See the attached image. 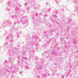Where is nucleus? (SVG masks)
Listing matches in <instances>:
<instances>
[{"instance_id": "13d9d810", "label": "nucleus", "mask_w": 78, "mask_h": 78, "mask_svg": "<svg viewBox=\"0 0 78 78\" xmlns=\"http://www.w3.org/2000/svg\"><path fill=\"white\" fill-rule=\"evenodd\" d=\"M25 48V47H24L23 48Z\"/></svg>"}, {"instance_id": "473e14b6", "label": "nucleus", "mask_w": 78, "mask_h": 78, "mask_svg": "<svg viewBox=\"0 0 78 78\" xmlns=\"http://www.w3.org/2000/svg\"><path fill=\"white\" fill-rule=\"evenodd\" d=\"M55 0V2H56V3H57V5H58V4H59V2H58V1H57V0Z\"/></svg>"}, {"instance_id": "f03ea898", "label": "nucleus", "mask_w": 78, "mask_h": 78, "mask_svg": "<svg viewBox=\"0 0 78 78\" xmlns=\"http://www.w3.org/2000/svg\"><path fill=\"white\" fill-rule=\"evenodd\" d=\"M14 69H16V70H18V67L15 65L12 66L10 68L9 66H7L5 68L0 69V77L6 76V72H11V70Z\"/></svg>"}, {"instance_id": "f704fd0d", "label": "nucleus", "mask_w": 78, "mask_h": 78, "mask_svg": "<svg viewBox=\"0 0 78 78\" xmlns=\"http://www.w3.org/2000/svg\"><path fill=\"white\" fill-rule=\"evenodd\" d=\"M23 73V72L22 71H21L20 72V74L21 75H23V74H22Z\"/></svg>"}, {"instance_id": "f257e3e1", "label": "nucleus", "mask_w": 78, "mask_h": 78, "mask_svg": "<svg viewBox=\"0 0 78 78\" xmlns=\"http://www.w3.org/2000/svg\"><path fill=\"white\" fill-rule=\"evenodd\" d=\"M4 46L10 48L9 50H8L7 52V54L11 56V58H9L10 62H12V63H13V61H14V59H15V56H14V53L15 54H17V51H18V50L16 48H15L14 49L12 45H11L10 44L8 45V42L4 43Z\"/></svg>"}, {"instance_id": "dca6fc26", "label": "nucleus", "mask_w": 78, "mask_h": 78, "mask_svg": "<svg viewBox=\"0 0 78 78\" xmlns=\"http://www.w3.org/2000/svg\"><path fill=\"white\" fill-rule=\"evenodd\" d=\"M68 66L70 69H74L75 67V66L72 65L71 64L68 65Z\"/></svg>"}, {"instance_id": "39448f33", "label": "nucleus", "mask_w": 78, "mask_h": 78, "mask_svg": "<svg viewBox=\"0 0 78 78\" xmlns=\"http://www.w3.org/2000/svg\"><path fill=\"white\" fill-rule=\"evenodd\" d=\"M12 2H13V3H14L16 4L15 6H16V7L15 9V10L16 13L19 12V9L18 6H19V7L21 8V5H20V3H18V4L17 2H18V0H12Z\"/></svg>"}, {"instance_id": "a18cd8bd", "label": "nucleus", "mask_w": 78, "mask_h": 78, "mask_svg": "<svg viewBox=\"0 0 78 78\" xmlns=\"http://www.w3.org/2000/svg\"><path fill=\"white\" fill-rule=\"evenodd\" d=\"M26 69H28V67L27 66L26 67Z\"/></svg>"}, {"instance_id": "69168bd1", "label": "nucleus", "mask_w": 78, "mask_h": 78, "mask_svg": "<svg viewBox=\"0 0 78 78\" xmlns=\"http://www.w3.org/2000/svg\"><path fill=\"white\" fill-rule=\"evenodd\" d=\"M33 0H30V1H33Z\"/></svg>"}, {"instance_id": "ea45409f", "label": "nucleus", "mask_w": 78, "mask_h": 78, "mask_svg": "<svg viewBox=\"0 0 78 78\" xmlns=\"http://www.w3.org/2000/svg\"><path fill=\"white\" fill-rule=\"evenodd\" d=\"M0 3H3V0H0Z\"/></svg>"}, {"instance_id": "6ab92c4d", "label": "nucleus", "mask_w": 78, "mask_h": 78, "mask_svg": "<svg viewBox=\"0 0 78 78\" xmlns=\"http://www.w3.org/2000/svg\"><path fill=\"white\" fill-rule=\"evenodd\" d=\"M74 3L76 5H78V0H74L73 1Z\"/></svg>"}, {"instance_id": "338daca9", "label": "nucleus", "mask_w": 78, "mask_h": 78, "mask_svg": "<svg viewBox=\"0 0 78 78\" xmlns=\"http://www.w3.org/2000/svg\"><path fill=\"white\" fill-rule=\"evenodd\" d=\"M78 78V77H77V78Z\"/></svg>"}, {"instance_id": "393cba45", "label": "nucleus", "mask_w": 78, "mask_h": 78, "mask_svg": "<svg viewBox=\"0 0 78 78\" xmlns=\"http://www.w3.org/2000/svg\"><path fill=\"white\" fill-rule=\"evenodd\" d=\"M37 69H36V70H35V69H34V71H35L34 74H35V75H37V72L36 73V72H37Z\"/></svg>"}, {"instance_id": "49530a36", "label": "nucleus", "mask_w": 78, "mask_h": 78, "mask_svg": "<svg viewBox=\"0 0 78 78\" xmlns=\"http://www.w3.org/2000/svg\"><path fill=\"white\" fill-rule=\"evenodd\" d=\"M65 48H67V46L66 45L65 46Z\"/></svg>"}, {"instance_id": "8fccbe9b", "label": "nucleus", "mask_w": 78, "mask_h": 78, "mask_svg": "<svg viewBox=\"0 0 78 78\" xmlns=\"http://www.w3.org/2000/svg\"><path fill=\"white\" fill-rule=\"evenodd\" d=\"M68 60H69V61H70V59L69 58V59H68Z\"/></svg>"}, {"instance_id": "680f3d73", "label": "nucleus", "mask_w": 78, "mask_h": 78, "mask_svg": "<svg viewBox=\"0 0 78 78\" xmlns=\"http://www.w3.org/2000/svg\"><path fill=\"white\" fill-rule=\"evenodd\" d=\"M73 73H74V74H75V73H74V72H73Z\"/></svg>"}, {"instance_id": "7c9ffc66", "label": "nucleus", "mask_w": 78, "mask_h": 78, "mask_svg": "<svg viewBox=\"0 0 78 78\" xmlns=\"http://www.w3.org/2000/svg\"><path fill=\"white\" fill-rule=\"evenodd\" d=\"M51 11V9L49 8L48 9L47 11V12H50Z\"/></svg>"}, {"instance_id": "1a4fd4ad", "label": "nucleus", "mask_w": 78, "mask_h": 78, "mask_svg": "<svg viewBox=\"0 0 78 78\" xmlns=\"http://www.w3.org/2000/svg\"><path fill=\"white\" fill-rule=\"evenodd\" d=\"M42 61L41 63L40 64L41 65V66L39 65V63L40 62H36V64L37 65L36 66V67H37L38 69H40V70H42V69H43V68H42V67H44V66L42 65V63L43 62V61H44V59H42V60H41Z\"/></svg>"}, {"instance_id": "58836bf2", "label": "nucleus", "mask_w": 78, "mask_h": 78, "mask_svg": "<svg viewBox=\"0 0 78 78\" xmlns=\"http://www.w3.org/2000/svg\"><path fill=\"white\" fill-rule=\"evenodd\" d=\"M30 7H27V10H30Z\"/></svg>"}, {"instance_id": "e2e57ef3", "label": "nucleus", "mask_w": 78, "mask_h": 78, "mask_svg": "<svg viewBox=\"0 0 78 78\" xmlns=\"http://www.w3.org/2000/svg\"><path fill=\"white\" fill-rule=\"evenodd\" d=\"M21 33V32H19V33Z\"/></svg>"}, {"instance_id": "9b49d317", "label": "nucleus", "mask_w": 78, "mask_h": 78, "mask_svg": "<svg viewBox=\"0 0 78 78\" xmlns=\"http://www.w3.org/2000/svg\"><path fill=\"white\" fill-rule=\"evenodd\" d=\"M53 31H45L44 32V36L45 37L47 38V36L49 34H52V33H53Z\"/></svg>"}, {"instance_id": "9d476101", "label": "nucleus", "mask_w": 78, "mask_h": 78, "mask_svg": "<svg viewBox=\"0 0 78 78\" xmlns=\"http://www.w3.org/2000/svg\"><path fill=\"white\" fill-rule=\"evenodd\" d=\"M18 59H20L21 61V62H24L25 60H28V58L27 57H24L22 56V55H19L18 57Z\"/></svg>"}, {"instance_id": "5fc2aeb1", "label": "nucleus", "mask_w": 78, "mask_h": 78, "mask_svg": "<svg viewBox=\"0 0 78 78\" xmlns=\"http://www.w3.org/2000/svg\"><path fill=\"white\" fill-rule=\"evenodd\" d=\"M48 76H49V75H50V74H48Z\"/></svg>"}, {"instance_id": "72a5a7b5", "label": "nucleus", "mask_w": 78, "mask_h": 78, "mask_svg": "<svg viewBox=\"0 0 78 78\" xmlns=\"http://www.w3.org/2000/svg\"><path fill=\"white\" fill-rule=\"evenodd\" d=\"M55 75H56V73H53L52 74V76H54Z\"/></svg>"}, {"instance_id": "2eb2a0df", "label": "nucleus", "mask_w": 78, "mask_h": 78, "mask_svg": "<svg viewBox=\"0 0 78 78\" xmlns=\"http://www.w3.org/2000/svg\"><path fill=\"white\" fill-rule=\"evenodd\" d=\"M26 49H27V48H26L23 51H21V54H22L23 56H25V55H26V53H25V51H27L26 50Z\"/></svg>"}, {"instance_id": "c03bdc74", "label": "nucleus", "mask_w": 78, "mask_h": 78, "mask_svg": "<svg viewBox=\"0 0 78 78\" xmlns=\"http://www.w3.org/2000/svg\"><path fill=\"white\" fill-rule=\"evenodd\" d=\"M49 27H51V28H53V27H51V25H49Z\"/></svg>"}, {"instance_id": "423d86ee", "label": "nucleus", "mask_w": 78, "mask_h": 78, "mask_svg": "<svg viewBox=\"0 0 78 78\" xmlns=\"http://www.w3.org/2000/svg\"><path fill=\"white\" fill-rule=\"evenodd\" d=\"M8 6L6 8V10L7 11H11V8H13V6H14L13 4V2L12 1H10L7 2Z\"/></svg>"}, {"instance_id": "09e8293b", "label": "nucleus", "mask_w": 78, "mask_h": 78, "mask_svg": "<svg viewBox=\"0 0 78 78\" xmlns=\"http://www.w3.org/2000/svg\"><path fill=\"white\" fill-rule=\"evenodd\" d=\"M70 29V27H68V30H69Z\"/></svg>"}, {"instance_id": "bf43d9fd", "label": "nucleus", "mask_w": 78, "mask_h": 78, "mask_svg": "<svg viewBox=\"0 0 78 78\" xmlns=\"http://www.w3.org/2000/svg\"><path fill=\"white\" fill-rule=\"evenodd\" d=\"M17 35H19V34H17Z\"/></svg>"}, {"instance_id": "cd10ccee", "label": "nucleus", "mask_w": 78, "mask_h": 78, "mask_svg": "<svg viewBox=\"0 0 78 78\" xmlns=\"http://www.w3.org/2000/svg\"><path fill=\"white\" fill-rule=\"evenodd\" d=\"M16 73V70H13L11 72V73H12H12Z\"/></svg>"}, {"instance_id": "5701e85b", "label": "nucleus", "mask_w": 78, "mask_h": 78, "mask_svg": "<svg viewBox=\"0 0 78 78\" xmlns=\"http://www.w3.org/2000/svg\"><path fill=\"white\" fill-rule=\"evenodd\" d=\"M33 15H34V16H38V14L36 13H35L34 12H33Z\"/></svg>"}, {"instance_id": "4d7b16f0", "label": "nucleus", "mask_w": 78, "mask_h": 78, "mask_svg": "<svg viewBox=\"0 0 78 78\" xmlns=\"http://www.w3.org/2000/svg\"><path fill=\"white\" fill-rule=\"evenodd\" d=\"M67 65H69V64H68V63H67V64H66V66H67Z\"/></svg>"}, {"instance_id": "de8ad7c7", "label": "nucleus", "mask_w": 78, "mask_h": 78, "mask_svg": "<svg viewBox=\"0 0 78 78\" xmlns=\"http://www.w3.org/2000/svg\"><path fill=\"white\" fill-rule=\"evenodd\" d=\"M14 25H16V23L15 22V23H14Z\"/></svg>"}, {"instance_id": "20e7f679", "label": "nucleus", "mask_w": 78, "mask_h": 78, "mask_svg": "<svg viewBox=\"0 0 78 78\" xmlns=\"http://www.w3.org/2000/svg\"><path fill=\"white\" fill-rule=\"evenodd\" d=\"M14 37L12 36V34H10L9 35H8L7 37H6L5 39L7 41H9L10 42V45H13L12 44V42H14V39H13Z\"/></svg>"}, {"instance_id": "603ef678", "label": "nucleus", "mask_w": 78, "mask_h": 78, "mask_svg": "<svg viewBox=\"0 0 78 78\" xmlns=\"http://www.w3.org/2000/svg\"><path fill=\"white\" fill-rule=\"evenodd\" d=\"M46 5H48V3H46Z\"/></svg>"}, {"instance_id": "b1692460", "label": "nucleus", "mask_w": 78, "mask_h": 78, "mask_svg": "<svg viewBox=\"0 0 78 78\" xmlns=\"http://www.w3.org/2000/svg\"><path fill=\"white\" fill-rule=\"evenodd\" d=\"M46 76H47L46 74H42V78H44L45 77H46Z\"/></svg>"}, {"instance_id": "c85d7f7f", "label": "nucleus", "mask_w": 78, "mask_h": 78, "mask_svg": "<svg viewBox=\"0 0 78 78\" xmlns=\"http://www.w3.org/2000/svg\"><path fill=\"white\" fill-rule=\"evenodd\" d=\"M27 50H28V51H29L30 53V55H31V53H33V52H34V51H32L31 52L30 51V50H28V49H27Z\"/></svg>"}, {"instance_id": "a19ab883", "label": "nucleus", "mask_w": 78, "mask_h": 78, "mask_svg": "<svg viewBox=\"0 0 78 78\" xmlns=\"http://www.w3.org/2000/svg\"><path fill=\"white\" fill-rule=\"evenodd\" d=\"M55 13L56 14L58 13V11L57 10H55Z\"/></svg>"}, {"instance_id": "864d4df0", "label": "nucleus", "mask_w": 78, "mask_h": 78, "mask_svg": "<svg viewBox=\"0 0 78 78\" xmlns=\"http://www.w3.org/2000/svg\"><path fill=\"white\" fill-rule=\"evenodd\" d=\"M6 34H4V36H6Z\"/></svg>"}, {"instance_id": "c9c22d12", "label": "nucleus", "mask_w": 78, "mask_h": 78, "mask_svg": "<svg viewBox=\"0 0 78 78\" xmlns=\"http://www.w3.org/2000/svg\"><path fill=\"white\" fill-rule=\"evenodd\" d=\"M34 59H37V58L36 56H35L34 57Z\"/></svg>"}, {"instance_id": "ddd939ff", "label": "nucleus", "mask_w": 78, "mask_h": 78, "mask_svg": "<svg viewBox=\"0 0 78 78\" xmlns=\"http://www.w3.org/2000/svg\"><path fill=\"white\" fill-rule=\"evenodd\" d=\"M21 20L23 23H27V22H28V20H27V18L25 16H23L22 17Z\"/></svg>"}, {"instance_id": "0e129e2a", "label": "nucleus", "mask_w": 78, "mask_h": 78, "mask_svg": "<svg viewBox=\"0 0 78 78\" xmlns=\"http://www.w3.org/2000/svg\"><path fill=\"white\" fill-rule=\"evenodd\" d=\"M1 28H2V27H0V29H1Z\"/></svg>"}, {"instance_id": "bb28decb", "label": "nucleus", "mask_w": 78, "mask_h": 78, "mask_svg": "<svg viewBox=\"0 0 78 78\" xmlns=\"http://www.w3.org/2000/svg\"><path fill=\"white\" fill-rule=\"evenodd\" d=\"M8 61H7L6 60H5V62H4V64H8Z\"/></svg>"}, {"instance_id": "774afa93", "label": "nucleus", "mask_w": 78, "mask_h": 78, "mask_svg": "<svg viewBox=\"0 0 78 78\" xmlns=\"http://www.w3.org/2000/svg\"><path fill=\"white\" fill-rule=\"evenodd\" d=\"M17 78H19L18 77H17Z\"/></svg>"}, {"instance_id": "412c9836", "label": "nucleus", "mask_w": 78, "mask_h": 78, "mask_svg": "<svg viewBox=\"0 0 78 78\" xmlns=\"http://www.w3.org/2000/svg\"><path fill=\"white\" fill-rule=\"evenodd\" d=\"M52 22H53V23L55 22V23H56V25H59V23L58 22H56L55 20H52Z\"/></svg>"}, {"instance_id": "37998d69", "label": "nucleus", "mask_w": 78, "mask_h": 78, "mask_svg": "<svg viewBox=\"0 0 78 78\" xmlns=\"http://www.w3.org/2000/svg\"><path fill=\"white\" fill-rule=\"evenodd\" d=\"M48 16V15L47 14H45L44 15V16H45V17H47Z\"/></svg>"}, {"instance_id": "f8f14e48", "label": "nucleus", "mask_w": 78, "mask_h": 78, "mask_svg": "<svg viewBox=\"0 0 78 78\" xmlns=\"http://www.w3.org/2000/svg\"><path fill=\"white\" fill-rule=\"evenodd\" d=\"M49 52H50V53H52V54H55V51L51 50L50 51H49L48 52H47L46 51L45 52H43V54H42V56H46V55L47 54V53H49Z\"/></svg>"}, {"instance_id": "e433bc0d", "label": "nucleus", "mask_w": 78, "mask_h": 78, "mask_svg": "<svg viewBox=\"0 0 78 78\" xmlns=\"http://www.w3.org/2000/svg\"><path fill=\"white\" fill-rule=\"evenodd\" d=\"M72 21V19H70L69 20H68V23H69L70 22H71V21Z\"/></svg>"}, {"instance_id": "7ed1b4c3", "label": "nucleus", "mask_w": 78, "mask_h": 78, "mask_svg": "<svg viewBox=\"0 0 78 78\" xmlns=\"http://www.w3.org/2000/svg\"><path fill=\"white\" fill-rule=\"evenodd\" d=\"M32 38H34L35 39V41L34 42H31L30 44V45H34L36 47L37 46L36 50H37L38 49V46H39V45H37V42H38V41H40V39L38 38L37 36L35 35H33L32 36Z\"/></svg>"}, {"instance_id": "aec40b11", "label": "nucleus", "mask_w": 78, "mask_h": 78, "mask_svg": "<svg viewBox=\"0 0 78 78\" xmlns=\"http://www.w3.org/2000/svg\"><path fill=\"white\" fill-rule=\"evenodd\" d=\"M37 20V19L36 18H35L34 19V22H33L34 24H35V25H36V21Z\"/></svg>"}, {"instance_id": "a211bd4d", "label": "nucleus", "mask_w": 78, "mask_h": 78, "mask_svg": "<svg viewBox=\"0 0 78 78\" xmlns=\"http://www.w3.org/2000/svg\"><path fill=\"white\" fill-rule=\"evenodd\" d=\"M17 18V14L16 15L14 14V16L13 15H12L10 17L11 19H14V18Z\"/></svg>"}, {"instance_id": "6e6552de", "label": "nucleus", "mask_w": 78, "mask_h": 78, "mask_svg": "<svg viewBox=\"0 0 78 78\" xmlns=\"http://www.w3.org/2000/svg\"><path fill=\"white\" fill-rule=\"evenodd\" d=\"M8 24L9 25H11L12 23L10 21V20H5L2 23V26L3 27H6L8 25Z\"/></svg>"}, {"instance_id": "4c0bfd02", "label": "nucleus", "mask_w": 78, "mask_h": 78, "mask_svg": "<svg viewBox=\"0 0 78 78\" xmlns=\"http://www.w3.org/2000/svg\"><path fill=\"white\" fill-rule=\"evenodd\" d=\"M64 76H65V75H63V76H62L61 78H64Z\"/></svg>"}, {"instance_id": "3c124183", "label": "nucleus", "mask_w": 78, "mask_h": 78, "mask_svg": "<svg viewBox=\"0 0 78 78\" xmlns=\"http://www.w3.org/2000/svg\"><path fill=\"white\" fill-rule=\"evenodd\" d=\"M78 29V28L77 27H76V29H75V30H77Z\"/></svg>"}, {"instance_id": "2f4dec72", "label": "nucleus", "mask_w": 78, "mask_h": 78, "mask_svg": "<svg viewBox=\"0 0 78 78\" xmlns=\"http://www.w3.org/2000/svg\"><path fill=\"white\" fill-rule=\"evenodd\" d=\"M28 3H29L28 2H26L24 4L25 6H27L28 5Z\"/></svg>"}, {"instance_id": "4468645a", "label": "nucleus", "mask_w": 78, "mask_h": 78, "mask_svg": "<svg viewBox=\"0 0 78 78\" xmlns=\"http://www.w3.org/2000/svg\"><path fill=\"white\" fill-rule=\"evenodd\" d=\"M75 9L76 11L75 12V14H74V16H78V7L76 5L75 6Z\"/></svg>"}, {"instance_id": "a878e982", "label": "nucleus", "mask_w": 78, "mask_h": 78, "mask_svg": "<svg viewBox=\"0 0 78 78\" xmlns=\"http://www.w3.org/2000/svg\"><path fill=\"white\" fill-rule=\"evenodd\" d=\"M52 16L54 17H55V18H58V16H56V15H55V14H53L52 15Z\"/></svg>"}, {"instance_id": "6e6d98bb", "label": "nucleus", "mask_w": 78, "mask_h": 78, "mask_svg": "<svg viewBox=\"0 0 78 78\" xmlns=\"http://www.w3.org/2000/svg\"><path fill=\"white\" fill-rule=\"evenodd\" d=\"M66 39H69V37H67V38H66Z\"/></svg>"}, {"instance_id": "f3484780", "label": "nucleus", "mask_w": 78, "mask_h": 78, "mask_svg": "<svg viewBox=\"0 0 78 78\" xmlns=\"http://www.w3.org/2000/svg\"><path fill=\"white\" fill-rule=\"evenodd\" d=\"M76 61L75 62L74 66H78V58H76Z\"/></svg>"}, {"instance_id": "052dcab7", "label": "nucleus", "mask_w": 78, "mask_h": 78, "mask_svg": "<svg viewBox=\"0 0 78 78\" xmlns=\"http://www.w3.org/2000/svg\"><path fill=\"white\" fill-rule=\"evenodd\" d=\"M77 41H76V43H77Z\"/></svg>"}, {"instance_id": "79ce46f5", "label": "nucleus", "mask_w": 78, "mask_h": 78, "mask_svg": "<svg viewBox=\"0 0 78 78\" xmlns=\"http://www.w3.org/2000/svg\"><path fill=\"white\" fill-rule=\"evenodd\" d=\"M45 73H47V72H48L47 71V70L46 69L45 70Z\"/></svg>"}, {"instance_id": "c756f323", "label": "nucleus", "mask_w": 78, "mask_h": 78, "mask_svg": "<svg viewBox=\"0 0 78 78\" xmlns=\"http://www.w3.org/2000/svg\"><path fill=\"white\" fill-rule=\"evenodd\" d=\"M60 40L62 42L63 41H64V38H62V39H61Z\"/></svg>"}, {"instance_id": "0eeeda50", "label": "nucleus", "mask_w": 78, "mask_h": 78, "mask_svg": "<svg viewBox=\"0 0 78 78\" xmlns=\"http://www.w3.org/2000/svg\"><path fill=\"white\" fill-rule=\"evenodd\" d=\"M51 41L53 42V43H55V42H56V39H55L54 38H52L51 39L50 38L49 39V41H46V44H44L43 46V48H47V47H48V45L47 44H48V43L50 42V41Z\"/></svg>"}, {"instance_id": "4be33fe9", "label": "nucleus", "mask_w": 78, "mask_h": 78, "mask_svg": "<svg viewBox=\"0 0 78 78\" xmlns=\"http://www.w3.org/2000/svg\"><path fill=\"white\" fill-rule=\"evenodd\" d=\"M17 62L19 65H20L22 64V62H20V60H18Z\"/></svg>"}]
</instances>
